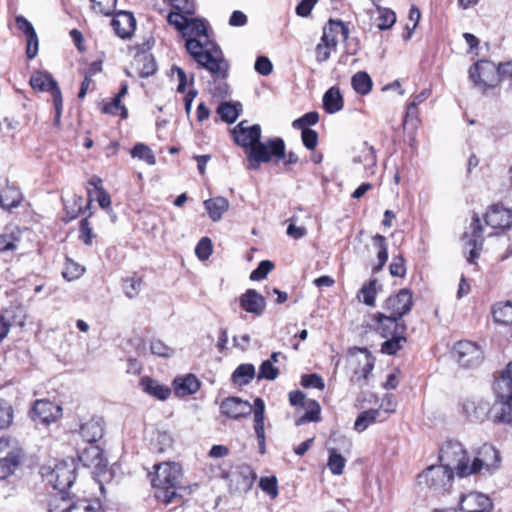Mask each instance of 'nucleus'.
<instances>
[{
	"label": "nucleus",
	"instance_id": "f257e3e1",
	"mask_svg": "<svg viewBox=\"0 0 512 512\" xmlns=\"http://www.w3.org/2000/svg\"><path fill=\"white\" fill-rule=\"evenodd\" d=\"M248 121L239 122L232 130L234 142L245 150L248 169L257 170L262 163H268L273 158L277 161L285 156V142L280 137L261 141V126H248Z\"/></svg>",
	"mask_w": 512,
	"mask_h": 512
},
{
	"label": "nucleus",
	"instance_id": "f03ea898",
	"mask_svg": "<svg viewBox=\"0 0 512 512\" xmlns=\"http://www.w3.org/2000/svg\"><path fill=\"white\" fill-rule=\"evenodd\" d=\"M155 476L151 483L155 488V497L166 504L178 503L183 500L185 493H190L189 487L183 485L182 467L176 462H163L154 466Z\"/></svg>",
	"mask_w": 512,
	"mask_h": 512
},
{
	"label": "nucleus",
	"instance_id": "7ed1b4c3",
	"mask_svg": "<svg viewBox=\"0 0 512 512\" xmlns=\"http://www.w3.org/2000/svg\"><path fill=\"white\" fill-rule=\"evenodd\" d=\"M185 47L190 56L199 67L208 70L211 74L225 76L229 70V63L224 58L221 48L209 39L189 38Z\"/></svg>",
	"mask_w": 512,
	"mask_h": 512
},
{
	"label": "nucleus",
	"instance_id": "20e7f679",
	"mask_svg": "<svg viewBox=\"0 0 512 512\" xmlns=\"http://www.w3.org/2000/svg\"><path fill=\"white\" fill-rule=\"evenodd\" d=\"M469 77L484 91L496 87L500 81L509 80L512 88V62L496 66L492 61L479 60L469 69Z\"/></svg>",
	"mask_w": 512,
	"mask_h": 512
},
{
	"label": "nucleus",
	"instance_id": "39448f33",
	"mask_svg": "<svg viewBox=\"0 0 512 512\" xmlns=\"http://www.w3.org/2000/svg\"><path fill=\"white\" fill-rule=\"evenodd\" d=\"M41 474L45 480L61 494V499H70L69 489L76 480V466L73 461H59L53 468L41 467Z\"/></svg>",
	"mask_w": 512,
	"mask_h": 512
},
{
	"label": "nucleus",
	"instance_id": "423d86ee",
	"mask_svg": "<svg viewBox=\"0 0 512 512\" xmlns=\"http://www.w3.org/2000/svg\"><path fill=\"white\" fill-rule=\"evenodd\" d=\"M500 462L499 452L490 444H483L469 467L462 466L460 468V477H466L477 473L481 469L493 471L498 468Z\"/></svg>",
	"mask_w": 512,
	"mask_h": 512
},
{
	"label": "nucleus",
	"instance_id": "0eeeda50",
	"mask_svg": "<svg viewBox=\"0 0 512 512\" xmlns=\"http://www.w3.org/2000/svg\"><path fill=\"white\" fill-rule=\"evenodd\" d=\"M453 477V470L441 463L428 467L418 476V481L435 492H442L451 486Z\"/></svg>",
	"mask_w": 512,
	"mask_h": 512
},
{
	"label": "nucleus",
	"instance_id": "6e6552de",
	"mask_svg": "<svg viewBox=\"0 0 512 512\" xmlns=\"http://www.w3.org/2000/svg\"><path fill=\"white\" fill-rule=\"evenodd\" d=\"M440 462L450 469H455L460 477V468L462 466L469 467V458L463 445L455 440L446 441L440 448Z\"/></svg>",
	"mask_w": 512,
	"mask_h": 512
},
{
	"label": "nucleus",
	"instance_id": "1a4fd4ad",
	"mask_svg": "<svg viewBox=\"0 0 512 512\" xmlns=\"http://www.w3.org/2000/svg\"><path fill=\"white\" fill-rule=\"evenodd\" d=\"M462 240L465 249H469L467 261L470 264L475 263V260L480 255L484 242L483 228L477 214H474L468 230H466L462 236Z\"/></svg>",
	"mask_w": 512,
	"mask_h": 512
},
{
	"label": "nucleus",
	"instance_id": "9d476101",
	"mask_svg": "<svg viewBox=\"0 0 512 512\" xmlns=\"http://www.w3.org/2000/svg\"><path fill=\"white\" fill-rule=\"evenodd\" d=\"M453 356L465 368L478 366L483 359L481 348L471 341H459L454 345Z\"/></svg>",
	"mask_w": 512,
	"mask_h": 512
},
{
	"label": "nucleus",
	"instance_id": "9b49d317",
	"mask_svg": "<svg viewBox=\"0 0 512 512\" xmlns=\"http://www.w3.org/2000/svg\"><path fill=\"white\" fill-rule=\"evenodd\" d=\"M413 307V294L407 288L400 289L395 295L389 296L383 309L390 315L402 319Z\"/></svg>",
	"mask_w": 512,
	"mask_h": 512
},
{
	"label": "nucleus",
	"instance_id": "f8f14e48",
	"mask_svg": "<svg viewBox=\"0 0 512 512\" xmlns=\"http://www.w3.org/2000/svg\"><path fill=\"white\" fill-rule=\"evenodd\" d=\"M486 225L493 229H508L512 244V211L500 204L492 205L484 216Z\"/></svg>",
	"mask_w": 512,
	"mask_h": 512
},
{
	"label": "nucleus",
	"instance_id": "ddd939ff",
	"mask_svg": "<svg viewBox=\"0 0 512 512\" xmlns=\"http://www.w3.org/2000/svg\"><path fill=\"white\" fill-rule=\"evenodd\" d=\"M349 361L351 364L361 365L359 369L354 370L352 381L367 380L374 367V359L368 349L355 347L350 351Z\"/></svg>",
	"mask_w": 512,
	"mask_h": 512
},
{
	"label": "nucleus",
	"instance_id": "4468645a",
	"mask_svg": "<svg viewBox=\"0 0 512 512\" xmlns=\"http://www.w3.org/2000/svg\"><path fill=\"white\" fill-rule=\"evenodd\" d=\"M30 413L34 421L49 424L60 418L62 408L49 400L41 399L35 401Z\"/></svg>",
	"mask_w": 512,
	"mask_h": 512
},
{
	"label": "nucleus",
	"instance_id": "2eb2a0df",
	"mask_svg": "<svg viewBox=\"0 0 512 512\" xmlns=\"http://www.w3.org/2000/svg\"><path fill=\"white\" fill-rule=\"evenodd\" d=\"M376 330L383 338H389L399 333H405V322L390 314L378 313L376 315Z\"/></svg>",
	"mask_w": 512,
	"mask_h": 512
},
{
	"label": "nucleus",
	"instance_id": "dca6fc26",
	"mask_svg": "<svg viewBox=\"0 0 512 512\" xmlns=\"http://www.w3.org/2000/svg\"><path fill=\"white\" fill-rule=\"evenodd\" d=\"M220 412L227 418L239 419L252 413V405L239 397L225 398L220 404Z\"/></svg>",
	"mask_w": 512,
	"mask_h": 512
},
{
	"label": "nucleus",
	"instance_id": "f3484780",
	"mask_svg": "<svg viewBox=\"0 0 512 512\" xmlns=\"http://www.w3.org/2000/svg\"><path fill=\"white\" fill-rule=\"evenodd\" d=\"M492 506L490 498L479 492H471L460 497L459 510L462 512H490Z\"/></svg>",
	"mask_w": 512,
	"mask_h": 512
},
{
	"label": "nucleus",
	"instance_id": "a211bd4d",
	"mask_svg": "<svg viewBox=\"0 0 512 512\" xmlns=\"http://www.w3.org/2000/svg\"><path fill=\"white\" fill-rule=\"evenodd\" d=\"M266 304V299L255 289H248L239 297L240 307L256 317L264 313Z\"/></svg>",
	"mask_w": 512,
	"mask_h": 512
},
{
	"label": "nucleus",
	"instance_id": "6ab92c4d",
	"mask_svg": "<svg viewBox=\"0 0 512 512\" xmlns=\"http://www.w3.org/2000/svg\"><path fill=\"white\" fill-rule=\"evenodd\" d=\"M111 25L117 36L122 39H128L136 29V19L133 13L121 10L115 13Z\"/></svg>",
	"mask_w": 512,
	"mask_h": 512
},
{
	"label": "nucleus",
	"instance_id": "aec40b11",
	"mask_svg": "<svg viewBox=\"0 0 512 512\" xmlns=\"http://www.w3.org/2000/svg\"><path fill=\"white\" fill-rule=\"evenodd\" d=\"M8 446L7 441L0 440V452ZM20 451L17 449H9L4 456H0V480L9 477L20 464Z\"/></svg>",
	"mask_w": 512,
	"mask_h": 512
},
{
	"label": "nucleus",
	"instance_id": "412c9836",
	"mask_svg": "<svg viewBox=\"0 0 512 512\" xmlns=\"http://www.w3.org/2000/svg\"><path fill=\"white\" fill-rule=\"evenodd\" d=\"M105 422L102 417L94 416L80 425L79 433L87 443H96L104 435Z\"/></svg>",
	"mask_w": 512,
	"mask_h": 512
},
{
	"label": "nucleus",
	"instance_id": "4be33fe9",
	"mask_svg": "<svg viewBox=\"0 0 512 512\" xmlns=\"http://www.w3.org/2000/svg\"><path fill=\"white\" fill-rule=\"evenodd\" d=\"M349 36V29L345 26L341 20H329L327 25L324 27L322 42L328 43L330 46L336 47L339 42V37L342 41H346Z\"/></svg>",
	"mask_w": 512,
	"mask_h": 512
},
{
	"label": "nucleus",
	"instance_id": "5701e85b",
	"mask_svg": "<svg viewBox=\"0 0 512 512\" xmlns=\"http://www.w3.org/2000/svg\"><path fill=\"white\" fill-rule=\"evenodd\" d=\"M140 385L144 392L161 401L167 400L171 395V389L168 386L147 376L140 379Z\"/></svg>",
	"mask_w": 512,
	"mask_h": 512
},
{
	"label": "nucleus",
	"instance_id": "b1692460",
	"mask_svg": "<svg viewBox=\"0 0 512 512\" xmlns=\"http://www.w3.org/2000/svg\"><path fill=\"white\" fill-rule=\"evenodd\" d=\"M174 392L179 397L196 393L200 388V382L193 374L184 377H176L173 381Z\"/></svg>",
	"mask_w": 512,
	"mask_h": 512
},
{
	"label": "nucleus",
	"instance_id": "393cba45",
	"mask_svg": "<svg viewBox=\"0 0 512 512\" xmlns=\"http://www.w3.org/2000/svg\"><path fill=\"white\" fill-rule=\"evenodd\" d=\"M30 85L34 90L51 92L52 97L56 95L57 90H60L58 83L47 72L33 73L30 78Z\"/></svg>",
	"mask_w": 512,
	"mask_h": 512
},
{
	"label": "nucleus",
	"instance_id": "a878e982",
	"mask_svg": "<svg viewBox=\"0 0 512 512\" xmlns=\"http://www.w3.org/2000/svg\"><path fill=\"white\" fill-rule=\"evenodd\" d=\"M490 419L495 423L512 424V400H498L490 410Z\"/></svg>",
	"mask_w": 512,
	"mask_h": 512
},
{
	"label": "nucleus",
	"instance_id": "bb28decb",
	"mask_svg": "<svg viewBox=\"0 0 512 512\" xmlns=\"http://www.w3.org/2000/svg\"><path fill=\"white\" fill-rule=\"evenodd\" d=\"M203 204L210 219L214 222L221 220L223 213L229 208L228 200L221 196L207 199Z\"/></svg>",
	"mask_w": 512,
	"mask_h": 512
},
{
	"label": "nucleus",
	"instance_id": "cd10ccee",
	"mask_svg": "<svg viewBox=\"0 0 512 512\" xmlns=\"http://www.w3.org/2000/svg\"><path fill=\"white\" fill-rule=\"evenodd\" d=\"M344 100L339 88L331 87L323 95V108L329 114L342 110Z\"/></svg>",
	"mask_w": 512,
	"mask_h": 512
},
{
	"label": "nucleus",
	"instance_id": "c85d7f7f",
	"mask_svg": "<svg viewBox=\"0 0 512 512\" xmlns=\"http://www.w3.org/2000/svg\"><path fill=\"white\" fill-rule=\"evenodd\" d=\"M493 390L498 400H512V379L501 371L499 376L495 377Z\"/></svg>",
	"mask_w": 512,
	"mask_h": 512
},
{
	"label": "nucleus",
	"instance_id": "c756f323",
	"mask_svg": "<svg viewBox=\"0 0 512 512\" xmlns=\"http://www.w3.org/2000/svg\"><path fill=\"white\" fill-rule=\"evenodd\" d=\"M21 193L20 191L7 184H0V206L5 209H10L13 207H17L21 202Z\"/></svg>",
	"mask_w": 512,
	"mask_h": 512
},
{
	"label": "nucleus",
	"instance_id": "7c9ffc66",
	"mask_svg": "<svg viewBox=\"0 0 512 512\" xmlns=\"http://www.w3.org/2000/svg\"><path fill=\"white\" fill-rule=\"evenodd\" d=\"M493 319L496 323L511 326L512 325V302H499L492 307Z\"/></svg>",
	"mask_w": 512,
	"mask_h": 512
},
{
	"label": "nucleus",
	"instance_id": "2f4dec72",
	"mask_svg": "<svg viewBox=\"0 0 512 512\" xmlns=\"http://www.w3.org/2000/svg\"><path fill=\"white\" fill-rule=\"evenodd\" d=\"M137 65L138 74L141 78H147L153 75L157 70L154 57L151 54H139L134 59Z\"/></svg>",
	"mask_w": 512,
	"mask_h": 512
},
{
	"label": "nucleus",
	"instance_id": "473e14b6",
	"mask_svg": "<svg viewBox=\"0 0 512 512\" xmlns=\"http://www.w3.org/2000/svg\"><path fill=\"white\" fill-rule=\"evenodd\" d=\"M241 112L242 105L239 102H223L217 108V114L220 116L221 120L229 124L234 123Z\"/></svg>",
	"mask_w": 512,
	"mask_h": 512
},
{
	"label": "nucleus",
	"instance_id": "72a5a7b5",
	"mask_svg": "<svg viewBox=\"0 0 512 512\" xmlns=\"http://www.w3.org/2000/svg\"><path fill=\"white\" fill-rule=\"evenodd\" d=\"M255 377V367L246 363L239 365L232 374V382L243 386L249 384Z\"/></svg>",
	"mask_w": 512,
	"mask_h": 512
},
{
	"label": "nucleus",
	"instance_id": "f704fd0d",
	"mask_svg": "<svg viewBox=\"0 0 512 512\" xmlns=\"http://www.w3.org/2000/svg\"><path fill=\"white\" fill-rule=\"evenodd\" d=\"M351 84L353 89L360 95H367L373 87V82L369 74L365 71H359L352 76Z\"/></svg>",
	"mask_w": 512,
	"mask_h": 512
},
{
	"label": "nucleus",
	"instance_id": "c9c22d12",
	"mask_svg": "<svg viewBox=\"0 0 512 512\" xmlns=\"http://www.w3.org/2000/svg\"><path fill=\"white\" fill-rule=\"evenodd\" d=\"M465 409L468 412V415L471 420L482 422L485 418L490 419V410L489 403L480 401L478 404L470 403L465 405Z\"/></svg>",
	"mask_w": 512,
	"mask_h": 512
},
{
	"label": "nucleus",
	"instance_id": "e433bc0d",
	"mask_svg": "<svg viewBox=\"0 0 512 512\" xmlns=\"http://www.w3.org/2000/svg\"><path fill=\"white\" fill-rule=\"evenodd\" d=\"M379 413L378 409H370L361 412L355 420L354 429L359 433L365 431L371 424L376 422Z\"/></svg>",
	"mask_w": 512,
	"mask_h": 512
},
{
	"label": "nucleus",
	"instance_id": "4c0bfd02",
	"mask_svg": "<svg viewBox=\"0 0 512 512\" xmlns=\"http://www.w3.org/2000/svg\"><path fill=\"white\" fill-rule=\"evenodd\" d=\"M307 411L298 419H296L295 424L297 426L303 425L307 422H317L320 420V405L315 400H308L305 406Z\"/></svg>",
	"mask_w": 512,
	"mask_h": 512
},
{
	"label": "nucleus",
	"instance_id": "58836bf2",
	"mask_svg": "<svg viewBox=\"0 0 512 512\" xmlns=\"http://www.w3.org/2000/svg\"><path fill=\"white\" fill-rule=\"evenodd\" d=\"M100 503L98 501H91L88 499H78L66 508H63L62 512H99Z\"/></svg>",
	"mask_w": 512,
	"mask_h": 512
},
{
	"label": "nucleus",
	"instance_id": "ea45409f",
	"mask_svg": "<svg viewBox=\"0 0 512 512\" xmlns=\"http://www.w3.org/2000/svg\"><path fill=\"white\" fill-rule=\"evenodd\" d=\"M405 333H399L389 338L382 344L381 351L387 355H395L406 343Z\"/></svg>",
	"mask_w": 512,
	"mask_h": 512
},
{
	"label": "nucleus",
	"instance_id": "a19ab883",
	"mask_svg": "<svg viewBox=\"0 0 512 512\" xmlns=\"http://www.w3.org/2000/svg\"><path fill=\"white\" fill-rule=\"evenodd\" d=\"M373 243L378 248V265L374 268V270L380 271L388 260V247L386 243V238L383 235L376 234L373 237Z\"/></svg>",
	"mask_w": 512,
	"mask_h": 512
},
{
	"label": "nucleus",
	"instance_id": "79ce46f5",
	"mask_svg": "<svg viewBox=\"0 0 512 512\" xmlns=\"http://www.w3.org/2000/svg\"><path fill=\"white\" fill-rule=\"evenodd\" d=\"M214 78L213 82L209 85V91L214 97L223 98L226 97L229 93V85L225 81L228 76V73L225 76H219L216 74H211Z\"/></svg>",
	"mask_w": 512,
	"mask_h": 512
},
{
	"label": "nucleus",
	"instance_id": "37998d69",
	"mask_svg": "<svg viewBox=\"0 0 512 512\" xmlns=\"http://www.w3.org/2000/svg\"><path fill=\"white\" fill-rule=\"evenodd\" d=\"M79 458L85 465H99L102 461V450L99 446H91L83 450Z\"/></svg>",
	"mask_w": 512,
	"mask_h": 512
},
{
	"label": "nucleus",
	"instance_id": "c03bdc74",
	"mask_svg": "<svg viewBox=\"0 0 512 512\" xmlns=\"http://www.w3.org/2000/svg\"><path fill=\"white\" fill-rule=\"evenodd\" d=\"M131 156L139 160L145 161L149 165L156 163L155 156L147 145L143 143H137L131 150Z\"/></svg>",
	"mask_w": 512,
	"mask_h": 512
},
{
	"label": "nucleus",
	"instance_id": "a18cd8bd",
	"mask_svg": "<svg viewBox=\"0 0 512 512\" xmlns=\"http://www.w3.org/2000/svg\"><path fill=\"white\" fill-rule=\"evenodd\" d=\"M346 460L336 449L329 450L328 468L334 475H341L345 467Z\"/></svg>",
	"mask_w": 512,
	"mask_h": 512
},
{
	"label": "nucleus",
	"instance_id": "49530a36",
	"mask_svg": "<svg viewBox=\"0 0 512 512\" xmlns=\"http://www.w3.org/2000/svg\"><path fill=\"white\" fill-rule=\"evenodd\" d=\"M376 285L377 280L372 279L368 282V284H365L362 286V288L359 291L358 297H362L363 303L368 306H374L375 305V298H376Z\"/></svg>",
	"mask_w": 512,
	"mask_h": 512
},
{
	"label": "nucleus",
	"instance_id": "de8ad7c7",
	"mask_svg": "<svg viewBox=\"0 0 512 512\" xmlns=\"http://www.w3.org/2000/svg\"><path fill=\"white\" fill-rule=\"evenodd\" d=\"M186 29L194 35L197 39H208L207 26L203 20L200 19H189Z\"/></svg>",
	"mask_w": 512,
	"mask_h": 512
},
{
	"label": "nucleus",
	"instance_id": "09e8293b",
	"mask_svg": "<svg viewBox=\"0 0 512 512\" xmlns=\"http://www.w3.org/2000/svg\"><path fill=\"white\" fill-rule=\"evenodd\" d=\"M279 375V370L274 365H272L271 360H265L261 363L259 367V372L257 375L258 380L266 379V380H275Z\"/></svg>",
	"mask_w": 512,
	"mask_h": 512
},
{
	"label": "nucleus",
	"instance_id": "8fccbe9b",
	"mask_svg": "<svg viewBox=\"0 0 512 512\" xmlns=\"http://www.w3.org/2000/svg\"><path fill=\"white\" fill-rule=\"evenodd\" d=\"M380 16L378 18L377 27L379 30H388L390 29L396 22V14L394 11L383 8L380 9Z\"/></svg>",
	"mask_w": 512,
	"mask_h": 512
},
{
	"label": "nucleus",
	"instance_id": "3c124183",
	"mask_svg": "<svg viewBox=\"0 0 512 512\" xmlns=\"http://www.w3.org/2000/svg\"><path fill=\"white\" fill-rule=\"evenodd\" d=\"M319 121V114L316 111H311L304 114L302 117L292 122L294 129H306L308 126H313Z\"/></svg>",
	"mask_w": 512,
	"mask_h": 512
},
{
	"label": "nucleus",
	"instance_id": "603ef678",
	"mask_svg": "<svg viewBox=\"0 0 512 512\" xmlns=\"http://www.w3.org/2000/svg\"><path fill=\"white\" fill-rule=\"evenodd\" d=\"M252 412L254 416V428H264L265 403L263 399L257 397L254 400V408L252 407Z\"/></svg>",
	"mask_w": 512,
	"mask_h": 512
},
{
	"label": "nucleus",
	"instance_id": "864d4df0",
	"mask_svg": "<svg viewBox=\"0 0 512 512\" xmlns=\"http://www.w3.org/2000/svg\"><path fill=\"white\" fill-rule=\"evenodd\" d=\"M274 264L270 260L261 261L257 268L250 274V280L259 281L267 277V275L273 270Z\"/></svg>",
	"mask_w": 512,
	"mask_h": 512
},
{
	"label": "nucleus",
	"instance_id": "5fc2aeb1",
	"mask_svg": "<svg viewBox=\"0 0 512 512\" xmlns=\"http://www.w3.org/2000/svg\"><path fill=\"white\" fill-rule=\"evenodd\" d=\"M92 9L99 14L109 16L113 13L117 0H90Z\"/></svg>",
	"mask_w": 512,
	"mask_h": 512
},
{
	"label": "nucleus",
	"instance_id": "6e6d98bb",
	"mask_svg": "<svg viewBox=\"0 0 512 512\" xmlns=\"http://www.w3.org/2000/svg\"><path fill=\"white\" fill-rule=\"evenodd\" d=\"M141 278L131 277L123 281V290L125 295L132 299L135 298L140 292Z\"/></svg>",
	"mask_w": 512,
	"mask_h": 512
},
{
	"label": "nucleus",
	"instance_id": "4d7b16f0",
	"mask_svg": "<svg viewBox=\"0 0 512 512\" xmlns=\"http://www.w3.org/2000/svg\"><path fill=\"white\" fill-rule=\"evenodd\" d=\"M13 420V409L7 401H0V430L8 428Z\"/></svg>",
	"mask_w": 512,
	"mask_h": 512
},
{
	"label": "nucleus",
	"instance_id": "13d9d810",
	"mask_svg": "<svg viewBox=\"0 0 512 512\" xmlns=\"http://www.w3.org/2000/svg\"><path fill=\"white\" fill-rule=\"evenodd\" d=\"M301 385L304 388H317L319 390H323L325 388L323 378L317 373L303 375L301 378Z\"/></svg>",
	"mask_w": 512,
	"mask_h": 512
},
{
	"label": "nucleus",
	"instance_id": "bf43d9fd",
	"mask_svg": "<svg viewBox=\"0 0 512 512\" xmlns=\"http://www.w3.org/2000/svg\"><path fill=\"white\" fill-rule=\"evenodd\" d=\"M260 488L272 498L278 495V481L275 476L262 477L259 482Z\"/></svg>",
	"mask_w": 512,
	"mask_h": 512
},
{
	"label": "nucleus",
	"instance_id": "052dcab7",
	"mask_svg": "<svg viewBox=\"0 0 512 512\" xmlns=\"http://www.w3.org/2000/svg\"><path fill=\"white\" fill-rule=\"evenodd\" d=\"M212 242L208 237L200 239L195 248V253L200 260H207L212 254Z\"/></svg>",
	"mask_w": 512,
	"mask_h": 512
},
{
	"label": "nucleus",
	"instance_id": "680f3d73",
	"mask_svg": "<svg viewBox=\"0 0 512 512\" xmlns=\"http://www.w3.org/2000/svg\"><path fill=\"white\" fill-rule=\"evenodd\" d=\"M188 18L186 14L179 11L169 13L167 21L170 25L174 26L177 30L183 31L186 29L188 24Z\"/></svg>",
	"mask_w": 512,
	"mask_h": 512
},
{
	"label": "nucleus",
	"instance_id": "e2e57ef3",
	"mask_svg": "<svg viewBox=\"0 0 512 512\" xmlns=\"http://www.w3.org/2000/svg\"><path fill=\"white\" fill-rule=\"evenodd\" d=\"M150 350L152 354L160 357H170L173 355L174 350L167 346L164 342L159 339L151 341Z\"/></svg>",
	"mask_w": 512,
	"mask_h": 512
},
{
	"label": "nucleus",
	"instance_id": "0e129e2a",
	"mask_svg": "<svg viewBox=\"0 0 512 512\" xmlns=\"http://www.w3.org/2000/svg\"><path fill=\"white\" fill-rule=\"evenodd\" d=\"M121 110V117L126 118L128 115L127 109L121 104L119 97H114L111 102L103 106V112L106 114H117Z\"/></svg>",
	"mask_w": 512,
	"mask_h": 512
},
{
	"label": "nucleus",
	"instance_id": "69168bd1",
	"mask_svg": "<svg viewBox=\"0 0 512 512\" xmlns=\"http://www.w3.org/2000/svg\"><path fill=\"white\" fill-rule=\"evenodd\" d=\"M390 274L394 277H404L406 274L405 260L401 255L394 256L389 266Z\"/></svg>",
	"mask_w": 512,
	"mask_h": 512
},
{
	"label": "nucleus",
	"instance_id": "338daca9",
	"mask_svg": "<svg viewBox=\"0 0 512 512\" xmlns=\"http://www.w3.org/2000/svg\"><path fill=\"white\" fill-rule=\"evenodd\" d=\"M301 130H302L301 137H302V142H303L304 146L309 150H313L317 146V143H318L317 132L310 128L301 129Z\"/></svg>",
	"mask_w": 512,
	"mask_h": 512
},
{
	"label": "nucleus",
	"instance_id": "774afa93",
	"mask_svg": "<svg viewBox=\"0 0 512 512\" xmlns=\"http://www.w3.org/2000/svg\"><path fill=\"white\" fill-rule=\"evenodd\" d=\"M171 4L174 9L183 14L193 15L195 13L194 0H171Z\"/></svg>",
	"mask_w": 512,
	"mask_h": 512
}]
</instances>
